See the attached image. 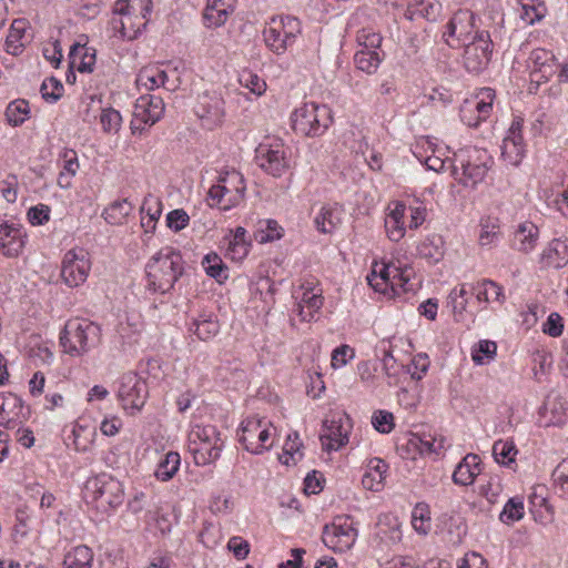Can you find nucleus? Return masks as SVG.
Segmentation results:
<instances>
[{
  "label": "nucleus",
  "mask_w": 568,
  "mask_h": 568,
  "mask_svg": "<svg viewBox=\"0 0 568 568\" xmlns=\"http://www.w3.org/2000/svg\"><path fill=\"white\" fill-rule=\"evenodd\" d=\"M183 271L181 253L172 246H164L151 256L145 266L148 288L164 294L173 288Z\"/></svg>",
  "instance_id": "1"
},
{
  "label": "nucleus",
  "mask_w": 568,
  "mask_h": 568,
  "mask_svg": "<svg viewBox=\"0 0 568 568\" xmlns=\"http://www.w3.org/2000/svg\"><path fill=\"white\" fill-rule=\"evenodd\" d=\"M343 209L337 203L324 204L314 219L317 231L324 234L334 232L342 223Z\"/></svg>",
  "instance_id": "34"
},
{
  "label": "nucleus",
  "mask_w": 568,
  "mask_h": 568,
  "mask_svg": "<svg viewBox=\"0 0 568 568\" xmlns=\"http://www.w3.org/2000/svg\"><path fill=\"white\" fill-rule=\"evenodd\" d=\"M239 83L242 88L250 91L256 98L265 94L267 90L266 81L252 70H242L239 73Z\"/></svg>",
  "instance_id": "50"
},
{
  "label": "nucleus",
  "mask_w": 568,
  "mask_h": 568,
  "mask_svg": "<svg viewBox=\"0 0 568 568\" xmlns=\"http://www.w3.org/2000/svg\"><path fill=\"white\" fill-rule=\"evenodd\" d=\"M193 332L201 341H209L213 338L220 331L219 322L211 316H201L195 320L191 326Z\"/></svg>",
  "instance_id": "53"
},
{
  "label": "nucleus",
  "mask_w": 568,
  "mask_h": 568,
  "mask_svg": "<svg viewBox=\"0 0 568 568\" xmlns=\"http://www.w3.org/2000/svg\"><path fill=\"white\" fill-rule=\"evenodd\" d=\"M22 409V400L12 393H0V425L7 428L16 426V419Z\"/></svg>",
  "instance_id": "39"
},
{
  "label": "nucleus",
  "mask_w": 568,
  "mask_h": 568,
  "mask_svg": "<svg viewBox=\"0 0 568 568\" xmlns=\"http://www.w3.org/2000/svg\"><path fill=\"white\" fill-rule=\"evenodd\" d=\"M26 232L20 224L0 222V251L7 257H17L26 244Z\"/></svg>",
  "instance_id": "22"
},
{
  "label": "nucleus",
  "mask_w": 568,
  "mask_h": 568,
  "mask_svg": "<svg viewBox=\"0 0 568 568\" xmlns=\"http://www.w3.org/2000/svg\"><path fill=\"white\" fill-rule=\"evenodd\" d=\"M30 115L29 102L23 99H17L10 102L6 109V116L9 123L13 125L22 124Z\"/></svg>",
  "instance_id": "55"
},
{
  "label": "nucleus",
  "mask_w": 568,
  "mask_h": 568,
  "mask_svg": "<svg viewBox=\"0 0 568 568\" xmlns=\"http://www.w3.org/2000/svg\"><path fill=\"white\" fill-rule=\"evenodd\" d=\"M133 210V205L126 199L116 200L103 211L104 220L111 225H121Z\"/></svg>",
  "instance_id": "43"
},
{
  "label": "nucleus",
  "mask_w": 568,
  "mask_h": 568,
  "mask_svg": "<svg viewBox=\"0 0 568 568\" xmlns=\"http://www.w3.org/2000/svg\"><path fill=\"white\" fill-rule=\"evenodd\" d=\"M357 538V529L351 517L338 516L331 524L325 525L322 540L326 547L335 552L349 550Z\"/></svg>",
  "instance_id": "16"
},
{
  "label": "nucleus",
  "mask_w": 568,
  "mask_h": 568,
  "mask_svg": "<svg viewBox=\"0 0 568 568\" xmlns=\"http://www.w3.org/2000/svg\"><path fill=\"white\" fill-rule=\"evenodd\" d=\"M93 561L92 550L84 546H77L68 551L63 559V568H91Z\"/></svg>",
  "instance_id": "42"
},
{
  "label": "nucleus",
  "mask_w": 568,
  "mask_h": 568,
  "mask_svg": "<svg viewBox=\"0 0 568 568\" xmlns=\"http://www.w3.org/2000/svg\"><path fill=\"white\" fill-rule=\"evenodd\" d=\"M63 84L53 77L45 78L41 84L40 92L42 98L49 102H55L63 94Z\"/></svg>",
  "instance_id": "62"
},
{
  "label": "nucleus",
  "mask_w": 568,
  "mask_h": 568,
  "mask_svg": "<svg viewBox=\"0 0 568 568\" xmlns=\"http://www.w3.org/2000/svg\"><path fill=\"white\" fill-rule=\"evenodd\" d=\"M236 0H207L202 20L206 28L215 29L227 21L235 9Z\"/></svg>",
  "instance_id": "27"
},
{
  "label": "nucleus",
  "mask_w": 568,
  "mask_h": 568,
  "mask_svg": "<svg viewBox=\"0 0 568 568\" xmlns=\"http://www.w3.org/2000/svg\"><path fill=\"white\" fill-rule=\"evenodd\" d=\"M237 437L245 450L254 455H261L274 446L277 429L268 419L254 416L241 423Z\"/></svg>",
  "instance_id": "6"
},
{
  "label": "nucleus",
  "mask_w": 568,
  "mask_h": 568,
  "mask_svg": "<svg viewBox=\"0 0 568 568\" xmlns=\"http://www.w3.org/2000/svg\"><path fill=\"white\" fill-rule=\"evenodd\" d=\"M496 91L493 88L477 89L474 94L466 99L459 109L462 122L469 128H477L486 122L494 111Z\"/></svg>",
  "instance_id": "13"
},
{
  "label": "nucleus",
  "mask_w": 568,
  "mask_h": 568,
  "mask_svg": "<svg viewBox=\"0 0 568 568\" xmlns=\"http://www.w3.org/2000/svg\"><path fill=\"white\" fill-rule=\"evenodd\" d=\"M539 237V227L531 221H524L515 226L510 246L521 254H529L537 247Z\"/></svg>",
  "instance_id": "23"
},
{
  "label": "nucleus",
  "mask_w": 568,
  "mask_h": 568,
  "mask_svg": "<svg viewBox=\"0 0 568 568\" xmlns=\"http://www.w3.org/2000/svg\"><path fill=\"white\" fill-rule=\"evenodd\" d=\"M412 267L404 268L394 264L374 263L366 280L378 293L393 297L410 291Z\"/></svg>",
  "instance_id": "2"
},
{
  "label": "nucleus",
  "mask_w": 568,
  "mask_h": 568,
  "mask_svg": "<svg viewBox=\"0 0 568 568\" xmlns=\"http://www.w3.org/2000/svg\"><path fill=\"white\" fill-rule=\"evenodd\" d=\"M122 116L115 109H103L100 114V124L104 132L116 133L121 126Z\"/></svg>",
  "instance_id": "64"
},
{
  "label": "nucleus",
  "mask_w": 568,
  "mask_h": 568,
  "mask_svg": "<svg viewBox=\"0 0 568 568\" xmlns=\"http://www.w3.org/2000/svg\"><path fill=\"white\" fill-rule=\"evenodd\" d=\"M444 240L438 234L425 236L416 247L417 254L429 264H436L443 260L445 254Z\"/></svg>",
  "instance_id": "37"
},
{
  "label": "nucleus",
  "mask_w": 568,
  "mask_h": 568,
  "mask_svg": "<svg viewBox=\"0 0 568 568\" xmlns=\"http://www.w3.org/2000/svg\"><path fill=\"white\" fill-rule=\"evenodd\" d=\"M152 10L151 0H116L114 13L120 19V32L128 40L136 39L145 29Z\"/></svg>",
  "instance_id": "9"
},
{
  "label": "nucleus",
  "mask_w": 568,
  "mask_h": 568,
  "mask_svg": "<svg viewBox=\"0 0 568 568\" xmlns=\"http://www.w3.org/2000/svg\"><path fill=\"white\" fill-rule=\"evenodd\" d=\"M91 266L90 255L84 248H71L62 258L61 277L69 287H78L87 281Z\"/></svg>",
  "instance_id": "17"
},
{
  "label": "nucleus",
  "mask_w": 568,
  "mask_h": 568,
  "mask_svg": "<svg viewBox=\"0 0 568 568\" xmlns=\"http://www.w3.org/2000/svg\"><path fill=\"white\" fill-rule=\"evenodd\" d=\"M301 447L302 442L298 434H290L284 443L283 455L280 456V460L285 465H290L291 462L295 464L302 458Z\"/></svg>",
  "instance_id": "56"
},
{
  "label": "nucleus",
  "mask_w": 568,
  "mask_h": 568,
  "mask_svg": "<svg viewBox=\"0 0 568 568\" xmlns=\"http://www.w3.org/2000/svg\"><path fill=\"white\" fill-rule=\"evenodd\" d=\"M145 526L153 535L166 536L172 530L173 520L168 510L156 505L145 513Z\"/></svg>",
  "instance_id": "36"
},
{
  "label": "nucleus",
  "mask_w": 568,
  "mask_h": 568,
  "mask_svg": "<svg viewBox=\"0 0 568 568\" xmlns=\"http://www.w3.org/2000/svg\"><path fill=\"white\" fill-rule=\"evenodd\" d=\"M497 344L493 341H479L471 349V359L476 365H486L495 359Z\"/></svg>",
  "instance_id": "51"
},
{
  "label": "nucleus",
  "mask_w": 568,
  "mask_h": 568,
  "mask_svg": "<svg viewBox=\"0 0 568 568\" xmlns=\"http://www.w3.org/2000/svg\"><path fill=\"white\" fill-rule=\"evenodd\" d=\"M189 450L196 465L205 466L220 458L224 447L221 433L213 425H194L189 436Z\"/></svg>",
  "instance_id": "7"
},
{
  "label": "nucleus",
  "mask_w": 568,
  "mask_h": 568,
  "mask_svg": "<svg viewBox=\"0 0 568 568\" xmlns=\"http://www.w3.org/2000/svg\"><path fill=\"white\" fill-rule=\"evenodd\" d=\"M333 116L328 105L314 101L304 102L291 114V124L295 133L307 136H321L332 124Z\"/></svg>",
  "instance_id": "4"
},
{
  "label": "nucleus",
  "mask_w": 568,
  "mask_h": 568,
  "mask_svg": "<svg viewBox=\"0 0 568 568\" xmlns=\"http://www.w3.org/2000/svg\"><path fill=\"white\" fill-rule=\"evenodd\" d=\"M202 266L205 273L210 277L215 278L219 283H222L229 277L226 265L215 252H211L203 257Z\"/></svg>",
  "instance_id": "49"
},
{
  "label": "nucleus",
  "mask_w": 568,
  "mask_h": 568,
  "mask_svg": "<svg viewBox=\"0 0 568 568\" xmlns=\"http://www.w3.org/2000/svg\"><path fill=\"white\" fill-rule=\"evenodd\" d=\"M295 303L291 310V324L298 320L301 323H311L320 318L324 305L323 291L313 281L303 282L294 292Z\"/></svg>",
  "instance_id": "11"
},
{
  "label": "nucleus",
  "mask_w": 568,
  "mask_h": 568,
  "mask_svg": "<svg viewBox=\"0 0 568 568\" xmlns=\"http://www.w3.org/2000/svg\"><path fill=\"white\" fill-rule=\"evenodd\" d=\"M460 164L463 173L459 178V182L466 187L475 189L476 185L485 179L487 169L484 165L471 164L469 162L464 163L462 161Z\"/></svg>",
  "instance_id": "52"
},
{
  "label": "nucleus",
  "mask_w": 568,
  "mask_h": 568,
  "mask_svg": "<svg viewBox=\"0 0 568 568\" xmlns=\"http://www.w3.org/2000/svg\"><path fill=\"white\" fill-rule=\"evenodd\" d=\"M525 515V506L523 498L513 497L509 498L505 504L503 511L499 515V519L501 523L506 525H511L516 521H519L524 518Z\"/></svg>",
  "instance_id": "54"
},
{
  "label": "nucleus",
  "mask_w": 568,
  "mask_h": 568,
  "mask_svg": "<svg viewBox=\"0 0 568 568\" xmlns=\"http://www.w3.org/2000/svg\"><path fill=\"white\" fill-rule=\"evenodd\" d=\"M74 446L78 452H87L91 448L95 437V429H89L82 425L73 429Z\"/></svg>",
  "instance_id": "63"
},
{
  "label": "nucleus",
  "mask_w": 568,
  "mask_h": 568,
  "mask_svg": "<svg viewBox=\"0 0 568 568\" xmlns=\"http://www.w3.org/2000/svg\"><path fill=\"white\" fill-rule=\"evenodd\" d=\"M28 29L29 22L26 19H14L12 21L4 44L7 53L18 55L23 51L29 41Z\"/></svg>",
  "instance_id": "35"
},
{
  "label": "nucleus",
  "mask_w": 568,
  "mask_h": 568,
  "mask_svg": "<svg viewBox=\"0 0 568 568\" xmlns=\"http://www.w3.org/2000/svg\"><path fill=\"white\" fill-rule=\"evenodd\" d=\"M555 489L562 496L568 497V458L560 462L552 471Z\"/></svg>",
  "instance_id": "61"
},
{
  "label": "nucleus",
  "mask_w": 568,
  "mask_h": 568,
  "mask_svg": "<svg viewBox=\"0 0 568 568\" xmlns=\"http://www.w3.org/2000/svg\"><path fill=\"white\" fill-rule=\"evenodd\" d=\"M181 464L180 454L176 452H169L159 462L154 471V476L161 481H168L178 473Z\"/></svg>",
  "instance_id": "47"
},
{
  "label": "nucleus",
  "mask_w": 568,
  "mask_h": 568,
  "mask_svg": "<svg viewBox=\"0 0 568 568\" xmlns=\"http://www.w3.org/2000/svg\"><path fill=\"white\" fill-rule=\"evenodd\" d=\"M382 41L383 38L379 32L371 27L361 29L356 34V42L359 49L381 51Z\"/></svg>",
  "instance_id": "60"
},
{
  "label": "nucleus",
  "mask_w": 568,
  "mask_h": 568,
  "mask_svg": "<svg viewBox=\"0 0 568 568\" xmlns=\"http://www.w3.org/2000/svg\"><path fill=\"white\" fill-rule=\"evenodd\" d=\"M193 111L202 129L214 131L224 122L225 101L219 92L205 91L197 95Z\"/></svg>",
  "instance_id": "14"
},
{
  "label": "nucleus",
  "mask_w": 568,
  "mask_h": 568,
  "mask_svg": "<svg viewBox=\"0 0 568 568\" xmlns=\"http://www.w3.org/2000/svg\"><path fill=\"white\" fill-rule=\"evenodd\" d=\"M493 454L498 464L508 466L515 460L517 449L513 440H497L493 446Z\"/></svg>",
  "instance_id": "59"
},
{
  "label": "nucleus",
  "mask_w": 568,
  "mask_h": 568,
  "mask_svg": "<svg viewBox=\"0 0 568 568\" xmlns=\"http://www.w3.org/2000/svg\"><path fill=\"white\" fill-rule=\"evenodd\" d=\"M501 239L500 220L495 216H485L479 222L478 245L483 248H494Z\"/></svg>",
  "instance_id": "38"
},
{
  "label": "nucleus",
  "mask_w": 568,
  "mask_h": 568,
  "mask_svg": "<svg viewBox=\"0 0 568 568\" xmlns=\"http://www.w3.org/2000/svg\"><path fill=\"white\" fill-rule=\"evenodd\" d=\"M100 338V327L85 318H73L65 323L60 335L63 352L80 357L93 348Z\"/></svg>",
  "instance_id": "5"
},
{
  "label": "nucleus",
  "mask_w": 568,
  "mask_h": 568,
  "mask_svg": "<svg viewBox=\"0 0 568 568\" xmlns=\"http://www.w3.org/2000/svg\"><path fill=\"white\" fill-rule=\"evenodd\" d=\"M255 162L266 173L281 176L288 168L290 155L284 144H257Z\"/></svg>",
  "instance_id": "20"
},
{
  "label": "nucleus",
  "mask_w": 568,
  "mask_h": 568,
  "mask_svg": "<svg viewBox=\"0 0 568 568\" xmlns=\"http://www.w3.org/2000/svg\"><path fill=\"white\" fill-rule=\"evenodd\" d=\"M302 34V22L293 16L272 17L263 29L266 48L276 55H283Z\"/></svg>",
  "instance_id": "3"
},
{
  "label": "nucleus",
  "mask_w": 568,
  "mask_h": 568,
  "mask_svg": "<svg viewBox=\"0 0 568 568\" xmlns=\"http://www.w3.org/2000/svg\"><path fill=\"white\" fill-rule=\"evenodd\" d=\"M148 397L146 382L136 373L128 372L119 378L116 398L126 415H138L144 407Z\"/></svg>",
  "instance_id": "12"
},
{
  "label": "nucleus",
  "mask_w": 568,
  "mask_h": 568,
  "mask_svg": "<svg viewBox=\"0 0 568 568\" xmlns=\"http://www.w3.org/2000/svg\"><path fill=\"white\" fill-rule=\"evenodd\" d=\"M468 291L465 284H462L459 287H455L452 290L448 296V305L450 306L455 318L457 321L463 320L464 312L467 307V296Z\"/></svg>",
  "instance_id": "57"
},
{
  "label": "nucleus",
  "mask_w": 568,
  "mask_h": 568,
  "mask_svg": "<svg viewBox=\"0 0 568 568\" xmlns=\"http://www.w3.org/2000/svg\"><path fill=\"white\" fill-rule=\"evenodd\" d=\"M388 466L381 458H372L367 462L362 477V485L365 489L381 491L384 488Z\"/></svg>",
  "instance_id": "31"
},
{
  "label": "nucleus",
  "mask_w": 568,
  "mask_h": 568,
  "mask_svg": "<svg viewBox=\"0 0 568 568\" xmlns=\"http://www.w3.org/2000/svg\"><path fill=\"white\" fill-rule=\"evenodd\" d=\"M464 65L468 72L479 73L484 71L493 55V34L488 30L476 31L475 36L467 43H463Z\"/></svg>",
  "instance_id": "15"
},
{
  "label": "nucleus",
  "mask_w": 568,
  "mask_h": 568,
  "mask_svg": "<svg viewBox=\"0 0 568 568\" xmlns=\"http://www.w3.org/2000/svg\"><path fill=\"white\" fill-rule=\"evenodd\" d=\"M168 83L166 72L158 64H149L143 67L135 79L138 90L144 94L148 92L165 88Z\"/></svg>",
  "instance_id": "29"
},
{
  "label": "nucleus",
  "mask_w": 568,
  "mask_h": 568,
  "mask_svg": "<svg viewBox=\"0 0 568 568\" xmlns=\"http://www.w3.org/2000/svg\"><path fill=\"white\" fill-rule=\"evenodd\" d=\"M481 473L480 458L476 454H467L456 466L453 473V481L459 486H468L474 483Z\"/></svg>",
  "instance_id": "32"
},
{
  "label": "nucleus",
  "mask_w": 568,
  "mask_h": 568,
  "mask_svg": "<svg viewBox=\"0 0 568 568\" xmlns=\"http://www.w3.org/2000/svg\"><path fill=\"white\" fill-rule=\"evenodd\" d=\"M407 206L400 202H392L387 207L384 221L385 232L389 241L399 242L406 234Z\"/></svg>",
  "instance_id": "24"
},
{
  "label": "nucleus",
  "mask_w": 568,
  "mask_h": 568,
  "mask_svg": "<svg viewBox=\"0 0 568 568\" xmlns=\"http://www.w3.org/2000/svg\"><path fill=\"white\" fill-rule=\"evenodd\" d=\"M529 63L531 77H534L537 82H546L557 72L555 54L544 48H537L530 52Z\"/></svg>",
  "instance_id": "25"
},
{
  "label": "nucleus",
  "mask_w": 568,
  "mask_h": 568,
  "mask_svg": "<svg viewBox=\"0 0 568 568\" xmlns=\"http://www.w3.org/2000/svg\"><path fill=\"white\" fill-rule=\"evenodd\" d=\"M425 153V165L435 172L442 171L446 161L449 160V146L447 144H427Z\"/></svg>",
  "instance_id": "46"
},
{
  "label": "nucleus",
  "mask_w": 568,
  "mask_h": 568,
  "mask_svg": "<svg viewBox=\"0 0 568 568\" xmlns=\"http://www.w3.org/2000/svg\"><path fill=\"white\" fill-rule=\"evenodd\" d=\"M545 267L561 268L568 264V237H555L547 243L540 254Z\"/></svg>",
  "instance_id": "28"
},
{
  "label": "nucleus",
  "mask_w": 568,
  "mask_h": 568,
  "mask_svg": "<svg viewBox=\"0 0 568 568\" xmlns=\"http://www.w3.org/2000/svg\"><path fill=\"white\" fill-rule=\"evenodd\" d=\"M538 124L532 123L529 135H526L527 128L521 114L513 113V119L503 142H523L525 139H535Z\"/></svg>",
  "instance_id": "41"
},
{
  "label": "nucleus",
  "mask_w": 568,
  "mask_h": 568,
  "mask_svg": "<svg viewBox=\"0 0 568 568\" xmlns=\"http://www.w3.org/2000/svg\"><path fill=\"white\" fill-rule=\"evenodd\" d=\"M476 31L475 14L468 9L457 10L445 26L443 38L449 47L462 45L474 38Z\"/></svg>",
  "instance_id": "18"
},
{
  "label": "nucleus",
  "mask_w": 568,
  "mask_h": 568,
  "mask_svg": "<svg viewBox=\"0 0 568 568\" xmlns=\"http://www.w3.org/2000/svg\"><path fill=\"white\" fill-rule=\"evenodd\" d=\"M478 302L504 304V287L491 280H483L471 286Z\"/></svg>",
  "instance_id": "40"
},
{
  "label": "nucleus",
  "mask_w": 568,
  "mask_h": 568,
  "mask_svg": "<svg viewBox=\"0 0 568 568\" xmlns=\"http://www.w3.org/2000/svg\"><path fill=\"white\" fill-rule=\"evenodd\" d=\"M546 11V6L539 0L523 1L520 18L526 23L534 24L545 17Z\"/></svg>",
  "instance_id": "58"
},
{
  "label": "nucleus",
  "mask_w": 568,
  "mask_h": 568,
  "mask_svg": "<svg viewBox=\"0 0 568 568\" xmlns=\"http://www.w3.org/2000/svg\"><path fill=\"white\" fill-rule=\"evenodd\" d=\"M165 106L163 99L158 95L142 94L135 103L133 118L131 120V130L133 133L142 132L146 126L158 122Z\"/></svg>",
  "instance_id": "19"
},
{
  "label": "nucleus",
  "mask_w": 568,
  "mask_h": 568,
  "mask_svg": "<svg viewBox=\"0 0 568 568\" xmlns=\"http://www.w3.org/2000/svg\"><path fill=\"white\" fill-rule=\"evenodd\" d=\"M412 526L419 535H427L432 529L430 508L426 503H418L412 511Z\"/></svg>",
  "instance_id": "48"
},
{
  "label": "nucleus",
  "mask_w": 568,
  "mask_h": 568,
  "mask_svg": "<svg viewBox=\"0 0 568 568\" xmlns=\"http://www.w3.org/2000/svg\"><path fill=\"white\" fill-rule=\"evenodd\" d=\"M226 240V257L234 262H241L248 255L252 244L247 237V231L243 226L231 230Z\"/></svg>",
  "instance_id": "33"
},
{
  "label": "nucleus",
  "mask_w": 568,
  "mask_h": 568,
  "mask_svg": "<svg viewBox=\"0 0 568 568\" xmlns=\"http://www.w3.org/2000/svg\"><path fill=\"white\" fill-rule=\"evenodd\" d=\"M97 62V50L89 47L87 42L82 43L80 40L75 42L69 53V63L71 69L79 72H92Z\"/></svg>",
  "instance_id": "30"
},
{
  "label": "nucleus",
  "mask_w": 568,
  "mask_h": 568,
  "mask_svg": "<svg viewBox=\"0 0 568 568\" xmlns=\"http://www.w3.org/2000/svg\"><path fill=\"white\" fill-rule=\"evenodd\" d=\"M443 6L439 0H407L403 17L409 21L426 20L435 22L442 16Z\"/></svg>",
  "instance_id": "26"
},
{
  "label": "nucleus",
  "mask_w": 568,
  "mask_h": 568,
  "mask_svg": "<svg viewBox=\"0 0 568 568\" xmlns=\"http://www.w3.org/2000/svg\"><path fill=\"white\" fill-rule=\"evenodd\" d=\"M383 61L382 51L358 49L354 55V62L358 70L374 74Z\"/></svg>",
  "instance_id": "45"
},
{
  "label": "nucleus",
  "mask_w": 568,
  "mask_h": 568,
  "mask_svg": "<svg viewBox=\"0 0 568 568\" xmlns=\"http://www.w3.org/2000/svg\"><path fill=\"white\" fill-rule=\"evenodd\" d=\"M84 496L103 513L118 508L124 500L122 484L109 474H100L87 480Z\"/></svg>",
  "instance_id": "8"
},
{
  "label": "nucleus",
  "mask_w": 568,
  "mask_h": 568,
  "mask_svg": "<svg viewBox=\"0 0 568 568\" xmlns=\"http://www.w3.org/2000/svg\"><path fill=\"white\" fill-rule=\"evenodd\" d=\"M349 430L351 420L345 414H338L331 419H325L323 432L320 436L323 449L332 452L345 446L348 443Z\"/></svg>",
  "instance_id": "21"
},
{
  "label": "nucleus",
  "mask_w": 568,
  "mask_h": 568,
  "mask_svg": "<svg viewBox=\"0 0 568 568\" xmlns=\"http://www.w3.org/2000/svg\"><path fill=\"white\" fill-rule=\"evenodd\" d=\"M283 233L284 230L277 221L273 219H264L257 222L254 237L258 243L264 244L280 240L283 236Z\"/></svg>",
  "instance_id": "44"
},
{
  "label": "nucleus",
  "mask_w": 568,
  "mask_h": 568,
  "mask_svg": "<svg viewBox=\"0 0 568 568\" xmlns=\"http://www.w3.org/2000/svg\"><path fill=\"white\" fill-rule=\"evenodd\" d=\"M245 192L244 176L235 170L226 171L219 176L216 184L209 190L210 205H216L223 211H229L244 201Z\"/></svg>",
  "instance_id": "10"
}]
</instances>
